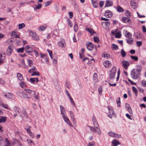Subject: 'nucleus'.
Returning <instances> with one entry per match:
<instances>
[{"mask_svg": "<svg viewBox=\"0 0 146 146\" xmlns=\"http://www.w3.org/2000/svg\"><path fill=\"white\" fill-rule=\"evenodd\" d=\"M108 109L109 110V113L111 114L112 115H114V112L113 111L112 109H109L108 108Z\"/></svg>", "mask_w": 146, "mask_h": 146, "instance_id": "obj_58", "label": "nucleus"}, {"mask_svg": "<svg viewBox=\"0 0 146 146\" xmlns=\"http://www.w3.org/2000/svg\"><path fill=\"white\" fill-rule=\"evenodd\" d=\"M33 52L35 53V56L36 57H37L39 56V54L38 52L36 51V50H33Z\"/></svg>", "mask_w": 146, "mask_h": 146, "instance_id": "obj_54", "label": "nucleus"}, {"mask_svg": "<svg viewBox=\"0 0 146 146\" xmlns=\"http://www.w3.org/2000/svg\"><path fill=\"white\" fill-rule=\"evenodd\" d=\"M78 29V26L77 24H75L74 26V29L75 31L76 32Z\"/></svg>", "mask_w": 146, "mask_h": 146, "instance_id": "obj_60", "label": "nucleus"}, {"mask_svg": "<svg viewBox=\"0 0 146 146\" xmlns=\"http://www.w3.org/2000/svg\"><path fill=\"white\" fill-rule=\"evenodd\" d=\"M17 76L18 78L20 80H23V78L22 75L19 73H18L17 74Z\"/></svg>", "mask_w": 146, "mask_h": 146, "instance_id": "obj_27", "label": "nucleus"}, {"mask_svg": "<svg viewBox=\"0 0 146 146\" xmlns=\"http://www.w3.org/2000/svg\"><path fill=\"white\" fill-rule=\"evenodd\" d=\"M5 58V56H2V54L0 53V65L4 63V60Z\"/></svg>", "mask_w": 146, "mask_h": 146, "instance_id": "obj_24", "label": "nucleus"}, {"mask_svg": "<svg viewBox=\"0 0 146 146\" xmlns=\"http://www.w3.org/2000/svg\"><path fill=\"white\" fill-rule=\"evenodd\" d=\"M117 10L119 12H122L124 11L123 9L119 6H118L117 7Z\"/></svg>", "mask_w": 146, "mask_h": 146, "instance_id": "obj_31", "label": "nucleus"}, {"mask_svg": "<svg viewBox=\"0 0 146 146\" xmlns=\"http://www.w3.org/2000/svg\"><path fill=\"white\" fill-rule=\"evenodd\" d=\"M29 33L33 40H39V38L35 33H33L31 31H29Z\"/></svg>", "mask_w": 146, "mask_h": 146, "instance_id": "obj_3", "label": "nucleus"}, {"mask_svg": "<svg viewBox=\"0 0 146 146\" xmlns=\"http://www.w3.org/2000/svg\"><path fill=\"white\" fill-rule=\"evenodd\" d=\"M112 143L113 146H117V145L120 144V143L119 141L115 139L113 140L112 142Z\"/></svg>", "mask_w": 146, "mask_h": 146, "instance_id": "obj_19", "label": "nucleus"}, {"mask_svg": "<svg viewBox=\"0 0 146 146\" xmlns=\"http://www.w3.org/2000/svg\"><path fill=\"white\" fill-rule=\"evenodd\" d=\"M131 57L132 59L136 61H137L138 60V58L136 56H134L131 55Z\"/></svg>", "mask_w": 146, "mask_h": 146, "instance_id": "obj_49", "label": "nucleus"}, {"mask_svg": "<svg viewBox=\"0 0 146 146\" xmlns=\"http://www.w3.org/2000/svg\"><path fill=\"white\" fill-rule=\"evenodd\" d=\"M125 36L127 38H131L132 36V34L129 32H127L125 35Z\"/></svg>", "mask_w": 146, "mask_h": 146, "instance_id": "obj_38", "label": "nucleus"}, {"mask_svg": "<svg viewBox=\"0 0 146 146\" xmlns=\"http://www.w3.org/2000/svg\"><path fill=\"white\" fill-rule=\"evenodd\" d=\"M108 135L110 136L114 137L119 138L120 137L121 135H119L116 133H114L112 132H109L108 133Z\"/></svg>", "mask_w": 146, "mask_h": 146, "instance_id": "obj_8", "label": "nucleus"}, {"mask_svg": "<svg viewBox=\"0 0 146 146\" xmlns=\"http://www.w3.org/2000/svg\"><path fill=\"white\" fill-rule=\"evenodd\" d=\"M121 53L122 56L123 57H124L126 55V53L123 49L121 50Z\"/></svg>", "mask_w": 146, "mask_h": 146, "instance_id": "obj_42", "label": "nucleus"}, {"mask_svg": "<svg viewBox=\"0 0 146 146\" xmlns=\"http://www.w3.org/2000/svg\"><path fill=\"white\" fill-rule=\"evenodd\" d=\"M131 5L132 8L133 9H135L137 7V5L136 3L133 1H131Z\"/></svg>", "mask_w": 146, "mask_h": 146, "instance_id": "obj_26", "label": "nucleus"}, {"mask_svg": "<svg viewBox=\"0 0 146 146\" xmlns=\"http://www.w3.org/2000/svg\"><path fill=\"white\" fill-rule=\"evenodd\" d=\"M116 72V69L115 67H113L110 70V73L109 75V78L111 79L114 78Z\"/></svg>", "mask_w": 146, "mask_h": 146, "instance_id": "obj_2", "label": "nucleus"}, {"mask_svg": "<svg viewBox=\"0 0 146 146\" xmlns=\"http://www.w3.org/2000/svg\"><path fill=\"white\" fill-rule=\"evenodd\" d=\"M25 26V24L22 23L21 24H20L18 25L19 28L20 29H21Z\"/></svg>", "mask_w": 146, "mask_h": 146, "instance_id": "obj_37", "label": "nucleus"}, {"mask_svg": "<svg viewBox=\"0 0 146 146\" xmlns=\"http://www.w3.org/2000/svg\"><path fill=\"white\" fill-rule=\"evenodd\" d=\"M22 115H21V116L23 118H24V117L26 118H28V115L25 109H23L22 110Z\"/></svg>", "mask_w": 146, "mask_h": 146, "instance_id": "obj_12", "label": "nucleus"}, {"mask_svg": "<svg viewBox=\"0 0 146 146\" xmlns=\"http://www.w3.org/2000/svg\"><path fill=\"white\" fill-rule=\"evenodd\" d=\"M24 48L22 47L17 49V51L19 53L23 52Z\"/></svg>", "mask_w": 146, "mask_h": 146, "instance_id": "obj_47", "label": "nucleus"}, {"mask_svg": "<svg viewBox=\"0 0 146 146\" xmlns=\"http://www.w3.org/2000/svg\"><path fill=\"white\" fill-rule=\"evenodd\" d=\"M94 125V127H96V128H97V129H98V127H99V125L98 124V123L96 121V119H94L93 120V122Z\"/></svg>", "mask_w": 146, "mask_h": 146, "instance_id": "obj_29", "label": "nucleus"}, {"mask_svg": "<svg viewBox=\"0 0 146 146\" xmlns=\"http://www.w3.org/2000/svg\"><path fill=\"white\" fill-rule=\"evenodd\" d=\"M117 106H120V98L119 97H118L117 99Z\"/></svg>", "mask_w": 146, "mask_h": 146, "instance_id": "obj_45", "label": "nucleus"}, {"mask_svg": "<svg viewBox=\"0 0 146 146\" xmlns=\"http://www.w3.org/2000/svg\"><path fill=\"white\" fill-rule=\"evenodd\" d=\"M19 94L20 95V96L22 98H26L27 99H29L30 98L28 96L25 92H20Z\"/></svg>", "mask_w": 146, "mask_h": 146, "instance_id": "obj_10", "label": "nucleus"}, {"mask_svg": "<svg viewBox=\"0 0 146 146\" xmlns=\"http://www.w3.org/2000/svg\"><path fill=\"white\" fill-rule=\"evenodd\" d=\"M68 14L69 15V18L70 19H72L73 17V13L72 12L70 11L68 13Z\"/></svg>", "mask_w": 146, "mask_h": 146, "instance_id": "obj_56", "label": "nucleus"}, {"mask_svg": "<svg viewBox=\"0 0 146 146\" xmlns=\"http://www.w3.org/2000/svg\"><path fill=\"white\" fill-rule=\"evenodd\" d=\"M86 47L87 49L89 50H92L94 48V47L93 44L91 42H88L86 43Z\"/></svg>", "mask_w": 146, "mask_h": 146, "instance_id": "obj_4", "label": "nucleus"}, {"mask_svg": "<svg viewBox=\"0 0 146 146\" xmlns=\"http://www.w3.org/2000/svg\"><path fill=\"white\" fill-rule=\"evenodd\" d=\"M126 41L127 43L129 44H133V39L131 38H128Z\"/></svg>", "mask_w": 146, "mask_h": 146, "instance_id": "obj_25", "label": "nucleus"}, {"mask_svg": "<svg viewBox=\"0 0 146 146\" xmlns=\"http://www.w3.org/2000/svg\"><path fill=\"white\" fill-rule=\"evenodd\" d=\"M122 64L125 70H127L129 65V62L126 61H123L122 62Z\"/></svg>", "mask_w": 146, "mask_h": 146, "instance_id": "obj_7", "label": "nucleus"}, {"mask_svg": "<svg viewBox=\"0 0 146 146\" xmlns=\"http://www.w3.org/2000/svg\"><path fill=\"white\" fill-rule=\"evenodd\" d=\"M131 77L134 79H138L140 73L138 71L133 69L131 73Z\"/></svg>", "mask_w": 146, "mask_h": 146, "instance_id": "obj_1", "label": "nucleus"}, {"mask_svg": "<svg viewBox=\"0 0 146 146\" xmlns=\"http://www.w3.org/2000/svg\"><path fill=\"white\" fill-rule=\"evenodd\" d=\"M130 20V19H128L126 17H123L122 18V21L125 23H127Z\"/></svg>", "mask_w": 146, "mask_h": 146, "instance_id": "obj_30", "label": "nucleus"}, {"mask_svg": "<svg viewBox=\"0 0 146 146\" xmlns=\"http://www.w3.org/2000/svg\"><path fill=\"white\" fill-rule=\"evenodd\" d=\"M97 74L96 73H94L93 75L94 79L95 80V82L97 81Z\"/></svg>", "mask_w": 146, "mask_h": 146, "instance_id": "obj_51", "label": "nucleus"}, {"mask_svg": "<svg viewBox=\"0 0 146 146\" xmlns=\"http://www.w3.org/2000/svg\"><path fill=\"white\" fill-rule=\"evenodd\" d=\"M69 113L70 114V118L72 121L73 124L75 125L76 123V121L75 119L74 113L71 111H69Z\"/></svg>", "mask_w": 146, "mask_h": 146, "instance_id": "obj_6", "label": "nucleus"}, {"mask_svg": "<svg viewBox=\"0 0 146 146\" xmlns=\"http://www.w3.org/2000/svg\"><path fill=\"white\" fill-rule=\"evenodd\" d=\"M133 69L138 71L139 73V72L141 70L142 67L141 66H137V69Z\"/></svg>", "mask_w": 146, "mask_h": 146, "instance_id": "obj_35", "label": "nucleus"}, {"mask_svg": "<svg viewBox=\"0 0 146 146\" xmlns=\"http://www.w3.org/2000/svg\"><path fill=\"white\" fill-rule=\"evenodd\" d=\"M86 30L88 31V32L92 35V34L94 33H95L92 29H90L88 28H86Z\"/></svg>", "mask_w": 146, "mask_h": 146, "instance_id": "obj_28", "label": "nucleus"}, {"mask_svg": "<svg viewBox=\"0 0 146 146\" xmlns=\"http://www.w3.org/2000/svg\"><path fill=\"white\" fill-rule=\"evenodd\" d=\"M36 70L37 69L36 67L35 66H33V68L29 70V72L30 73H33L35 71H36Z\"/></svg>", "mask_w": 146, "mask_h": 146, "instance_id": "obj_32", "label": "nucleus"}, {"mask_svg": "<svg viewBox=\"0 0 146 146\" xmlns=\"http://www.w3.org/2000/svg\"><path fill=\"white\" fill-rule=\"evenodd\" d=\"M40 75V73L38 72H36L35 71L31 75V76H39Z\"/></svg>", "mask_w": 146, "mask_h": 146, "instance_id": "obj_36", "label": "nucleus"}, {"mask_svg": "<svg viewBox=\"0 0 146 146\" xmlns=\"http://www.w3.org/2000/svg\"><path fill=\"white\" fill-rule=\"evenodd\" d=\"M130 12L129 11L127 10L126 13H125V15L126 16H127V17L130 16Z\"/></svg>", "mask_w": 146, "mask_h": 146, "instance_id": "obj_62", "label": "nucleus"}, {"mask_svg": "<svg viewBox=\"0 0 146 146\" xmlns=\"http://www.w3.org/2000/svg\"><path fill=\"white\" fill-rule=\"evenodd\" d=\"M104 65L106 67H107L108 66H111V64L109 61L107 60L104 62Z\"/></svg>", "mask_w": 146, "mask_h": 146, "instance_id": "obj_23", "label": "nucleus"}, {"mask_svg": "<svg viewBox=\"0 0 146 146\" xmlns=\"http://www.w3.org/2000/svg\"><path fill=\"white\" fill-rule=\"evenodd\" d=\"M113 14L111 11L107 10L106 11L105 13V16L107 18H110L112 16Z\"/></svg>", "mask_w": 146, "mask_h": 146, "instance_id": "obj_9", "label": "nucleus"}, {"mask_svg": "<svg viewBox=\"0 0 146 146\" xmlns=\"http://www.w3.org/2000/svg\"><path fill=\"white\" fill-rule=\"evenodd\" d=\"M121 36V34L120 32H119L115 34V37L116 38H119Z\"/></svg>", "mask_w": 146, "mask_h": 146, "instance_id": "obj_40", "label": "nucleus"}, {"mask_svg": "<svg viewBox=\"0 0 146 146\" xmlns=\"http://www.w3.org/2000/svg\"><path fill=\"white\" fill-rule=\"evenodd\" d=\"M30 81L32 83H33L35 81V78H31Z\"/></svg>", "mask_w": 146, "mask_h": 146, "instance_id": "obj_64", "label": "nucleus"}, {"mask_svg": "<svg viewBox=\"0 0 146 146\" xmlns=\"http://www.w3.org/2000/svg\"><path fill=\"white\" fill-rule=\"evenodd\" d=\"M142 86H143L146 87V81L142 80L141 82Z\"/></svg>", "mask_w": 146, "mask_h": 146, "instance_id": "obj_55", "label": "nucleus"}, {"mask_svg": "<svg viewBox=\"0 0 146 146\" xmlns=\"http://www.w3.org/2000/svg\"><path fill=\"white\" fill-rule=\"evenodd\" d=\"M4 96L6 98L11 99L13 97V95L10 93H7L4 95Z\"/></svg>", "mask_w": 146, "mask_h": 146, "instance_id": "obj_18", "label": "nucleus"}, {"mask_svg": "<svg viewBox=\"0 0 146 146\" xmlns=\"http://www.w3.org/2000/svg\"><path fill=\"white\" fill-rule=\"evenodd\" d=\"M125 107L129 113L131 114H132V110L130 107V105L129 104L126 103L125 104Z\"/></svg>", "mask_w": 146, "mask_h": 146, "instance_id": "obj_13", "label": "nucleus"}, {"mask_svg": "<svg viewBox=\"0 0 146 146\" xmlns=\"http://www.w3.org/2000/svg\"><path fill=\"white\" fill-rule=\"evenodd\" d=\"M99 93L101 94L102 93V88L101 87H100L98 88Z\"/></svg>", "mask_w": 146, "mask_h": 146, "instance_id": "obj_63", "label": "nucleus"}, {"mask_svg": "<svg viewBox=\"0 0 146 146\" xmlns=\"http://www.w3.org/2000/svg\"><path fill=\"white\" fill-rule=\"evenodd\" d=\"M25 51L28 54L31 53L33 52V50H32V49H31L30 50H27L26 49H25Z\"/></svg>", "mask_w": 146, "mask_h": 146, "instance_id": "obj_61", "label": "nucleus"}, {"mask_svg": "<svg viewBox=\"0 0 146 146\" xmlns=\"http://www.w3.org/2000/svg\"><path fill=\"white\" fill-rule=\"evenodd\" d=\"M62 117L64 121L68 125L71 127H73V125L71 123L70 121L66 115H63L62 116Z\"/></svg>", "mask_w": 146, "mask_h": 146, "instance_id": "obj_5", "label": "nucleus"}, {"mask_svg": "<svg viewBox=\"0 0 146 146\" xmlns=\"http://www.w3.org/2000/svg\"><path fill=\"white\" fill-rule=\"evenodd\" d=\"M20 86L22 88L25 87L26 86V83L24 82H22L20 83Z\"/></svg>", "mask_w": 146, "mask_h": 146, "instance_id": "obj_44", "label": "nucleus"}, {"mask_svg": "<svg viewBox=\"0 0 146 146\" xmlns=\"http://www.w3.org/2000/svg\"><path fill=\"white\" fill-rule=\"evenodd\" d=\"M95 144L94 142L92 141V142L89 143L88 146H95Z\"/></svg>", "mask_w": 146, "mask_h": 146, "instance_id": "obj_53", "label": "nucleus"}, {"mask_svg": "<svg viewBox=\"0 0 146 146\" xmlns=\"http://www.w3.org/2000/svg\"><path fill=\"white\" fill-rule=\"evenodd\" d=\"M88 127H90V130L94 131L95 132L96 129H97V128H96V127L94 128L90 126H88Z\"/></svg>", "mask_w": 146, "mask_h": 146, "instance_id": "obj_50", "label": "nucleus"}, {"mask_svg": "<svg viewBox=\"0 0 146 146\" xmlns=\"http://www.w3.org/2000/svg\"><path fill=\"white\" fill-rule=\"evenodd\" d=\"M24 90L27 93L29 94H31L33 96L35 95L36 92L35 91H32L31 90L27 89H25Z\"/></svg>", "mask_w": 146, "mask_h": 146, "instance_id": "obj_14", "label": "nucleus"}, {"mask_svg": "<svg viewBox=\"0 0 146 146\" xmlns=\"http://www.w3.org/2000/svg\"><path fill=\"white\" fill-rule=\"evenodd\" d=\"M0 105L3 106V108H5L9 109V107L7 104H5L4 103L2 102Z\"/></svg>", "mask_w": 146, "mask_h": 146, "instance_id": "obj_41", "label": "nucleus"}, {"mask_svg": "<svg viewBox=\"0 0 146 146\" xmlns=\"http://www.w3.org/2000/svg\"><path fill=\"white\" fill-rule=\"evenodd\" d=\"M14 110L16 113V114H14V115L15 117L17 115L19 114L20 109L17 106H15L14 108Z\"/></svg>", "mask_w": 146, "mask_h": 146, "instance_id": "obj_16", "label": "nucleus"}, {"mask_svg": "<svg viewBox=\"0 0 146 146\" xmlns=\"http://www.w3.org/2000/svg\"><path fill=\"white\" fill-rule=\"evenodd\" d=\"M113 3L111 1L107 0L106 2L105 7H108L112 6Z\"/></svg>", "mask_w": 146, "mask_h": 146, "instance_id": "obj_20", "label": "nucleus"}, {"mask_svg": "<svg viewBox=\"0 0 146 146\" xmlns=\"http://www.w3.org/2000/svg\"><path fill=\"white\" fill-rule=\"evenodd\" d=\"M111 48L113 50H117L118 49V47L117 45L113 44H112Z\"/></svg>", "mask_w": 146, "mask_h": 146, "instance_id": "obj_34", "label": "nucleus"}, {"mask_svg": "<svg viewBox=\"0 0 146 146\" xmlns=\"http://www.w3.org/2000/svg\"><path fill=\"white\" fill-rule=\"evenodd\" d=\"M132 90L135 93V95L136 96H137L138 92L136 88L134 86H133L132 87Z\"/></svg>", "mask_w": 146, "mask_h": 146, "instance_id": "obj_33", "label": "nucleus"}, {"mask_svg": "<svg viewBox=\"0 0 146 146\" xmlns=\"http://www.w3.org/2000/svg\"><path fill=\"white\" fill-rule=\"evenodd\" d=\"M40 55L41 58L44 59L46 62L47 63L48 61V59L46 55L45 54L41 53H40Z\"/></svg>", "mask_w": 146, "mask_h": 146, "instance_id": "obj_17", "label": "nucleus"}, {"mask_svg": "<svg viewBox=\"0 0 146 146\" xmlns=\"http://www.w3.org/2000/svg\"><path fill=\"white\" fill-rule=\"evenodd\" d=\"M7 120V117H5L0 116V123H3Z\"/></svg>", "mask_w": 146, "mask_h": 146, "instance_id": "obj_21", "label": "nucleus"}, {"mask_svg": "<svg viewBox=\"0 0 146 146\" xmlns=\"http://www.w3.org/2000/svg\"><path fill=\"white\" fill-rule=\"evenodd\" d=\"M27 61L28 62V64L29 66L31 67L32 66V65L33 64V62L32 60H31L30 59H28L27 60Z\"/></svg>", "mask_w": 146, "mask_h": 146, "instance_id": "obj_39", "label": "nucleus"}, {"mask_svg": "<svg viewBox=\"0 0 146 146\" xmlns=\"http://www.w3.org/2000/svg\"><path fill=\"white\" fill-rule=\"evenodd\" d=\"M46 28V27L43 26H41L38 29L40 31L44 30Z\"/></svg>", "mask_w": 146, "mask_h": 146, "instance_id": "obj_52", "label": "nucleus"}, {"mask_svg": "<svg viewBox=\"0 0 146 146\" xmlns=\"http://www.w3.org/2000/svg\"><path fill=\"white\" fill-rule=\"evenodd\" d=\"M94 41L96 42H98L99 41V38L97 36H94Z\"/></svg>", "mask_w": 146, "mask_h": 146, "instance_id": "obj_48", "label": "nucleus"}, {"mask_svg": "<svg viewBox=\"0 0 146 146\" xmlns=\"http://www.w3.org/2000/svg\"><path fill=\"white\" fill-rule=\"evenodd\" d=\"M5 142L6 143L5 146H9L10 145V142L8 139L7 138H6L5 139Z\"/></svg>", "mask_w": 146, "mask_h": 146, "instance_id": "obj_43", "label": "nucleus"}, {"mask_svg": "<svg viewBox=\"0 0 146 146\" xmlns=\"http://www.w3.org/2000/svg\"><path fill=\"white\" fill-rule=\"evenodd\" d=\"M60 108L61 114L62 115V116H63V115H65L66 110L64 108L62 105H60Z\"/></svg>", "mask_w": 146, "mask_h": 146, "instance_id": "obj_15", "label": "nucleus"}, {"mask_svg": "<svg viewBox=\"0 0 146 146\" xmlns=\"http://www.w3.org/2000/svg\"><path fill=\"white\" fill-rule=\"evenodd\" d=\"M136 44L138 47H140L142 44V42L141 41H137L136 42Z\"/></svg>", "mask_w": 146, "mask_h": 146, "instance_id": "obj_57", "label": "nucleus"}, {"mask_svg": "<svg viewBox=\"0 0 146 146\" xmlns=\"http://www.w3.org/2000/svg\"><path fill=\"white\" fill-rule=\"evenodd\" d=\"M47 51L48 52L49 55L51 59L52 58V54L51 50H50L49 49H47Z\"/></svg>", "mask_w": 146, "mask_h": 146, "instance_id": "obj_46", "label": "nucleus"}, {"mask_svg": "<svg viewBox=\"0 0 146 146\" xmlns=\"http://www.w3.org/2000/svg\"><path fill=\"white\" fill-rule=\"evenodd\" d=\"M13 50V46L10 45L7 50V54L8 55H10L12 53Z\"/></svg>", "mask_w": 146, "mask_h": 146, "instance_id": "obj_11", "label": "nucleus"}, {"mask_svg": "<svg viewBox=\"0 0 146 146\" xmlns=\"http://www.w3.org/2000/svg\"><path fill=\"white\" fill-rule=\"evenodd\" d=\"M65 44V41L62 40L60 41H59L58 43V45L59 46L62 47H64Z\"/></svg>", "mask_w": 146, "mask_h": 146, "instance_id": "obj_22", "label": "nucleus"}, {"mask_svg": "<svg viewBox=\"0 0 146 146\" xmlns=\"http://www.w3.org/2000/svg\"><path fill=\"white\" fill-rule=\"evenodd\" d=\"M41 4L40 3H38V5L36 6V9H39L41 8Z\"/></svg>", "mask_w": 146, "mask_h": 146, "instance_id": "obj_59", "label": "nucleus"}]
</instances>
